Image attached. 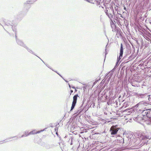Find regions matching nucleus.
<instances>
[{
  "label": "nucleus",
  "mask_w": 151,
  "mask_h": 151,
  "mask_svg": "<svg viewBox=\"0 0 151 151\" xmlns=\"http://www.w3.org/2000/svg\"><path fill=\"white\" fill-rule=\"evenodd\" d=\"M117 126L116 125L115 126H113L111 127L110 130L111 132V135L115 134L117 133L119 129L118 128H117Z\"/></svg>",
  "instance_id": "8"
},
{
  "label": "nucleus",
  "mask_w": 151,
  "mask_h": 151,
  "mask_svg": "<svg viewBox=\"0 0 151 151\" xmlns=\"http://www.w3.org/2000/svg\"><path fill=\"white\" fill-rule=\"evenodd\" d=\"M130 104V102H125L123 103V115H126L128 116V115L130 114V113H131L132 112V111L129 108H128L127 109H125L126 107H128L129 104ZM124 115H123L124 116Z\"/></svg>",
  "instance_id": "4"
},
{
  "label": "nucleus",
  "mask_w": 151,
  "mask_h": 151,
  "mask_svg": "<svg viewBox=\"0 0 151 151\" xmlns=\"http://www.w3.org/2000/svg\"><path fill=\"white\" fill-rule=\"evenodd\" d=\"M125 72L126 74V77L127 78V77L129 78V73L130 72V71L129 70H127V69L125 70Z\"/></svg>",
  "instance_id": "16"
},
{
  "label": "nucleus",
  "mask_w": 151,
  "mask_h": 151,
  "mask_svg": "<svg viewBox=\"0 0 151 151\" xmlns=\"http://www.w3.org/2000/svg\"><path fill=\"white\" fill-rule=\"evenodd\" d=\"M147 104V102L145 101H142L140 102L135 105V107H137L139 106H142L143 105H145Z\"/></svg>",
  "instance_id": "11"
},
{
  "label": "nucleus",
  "mask_w": 151,
  "mask_h": 151,
  "mask_svg": "<svg viewBox=\"0 0 151 151\" xmlns=\"http://www.w3.org/2000/svg\"><path fill=\"white\" fill-rule=\"evenodd\" d=\"M24 136V135H23V136H22V137H23Z\"/></svg>",
  "instance_id": "25"
},
{
  "label": "nucleus",
  "mask_w": 151,
  "mask_h": 151,
  "mask_svg": "<svg viewBox=\"0 0 151 151\" xmlns=\"http://www.w3.org/2000/svg\"><path fill=\"white\" fill-rule=\"evenodd\" d=\"M78 97V94H76L73 96V100L72 103L70 111H72L74 108L75 105H76Z\"/></svg>",
  "instance_id": "7"
},
{
  "label": "nucleus",
  "mask_w": 151,
  "mask_h": 151,
  "mask_svg": "<svg viewBox=\"0 0 151 151\" xmlns=\"http://www.w3.org/2000/svg\"><path fill=\"white\" fill-rule=\"evenodd\" d=\"M108 10H107L106 12V15H107L111 19V18H112L113 17V15L111 14H110V15H109L108 14V13H107Z\"/></svg>",
  "instance_id": "18"
},
{
  "label": "nucleus",
  "mask_w": 151,
  "mask_h": 151,
  "mask_svg": "<svg viewBox=\"0 0 151 151\" xmlns=\"http://www.w3.org/2000/svg\"><path fill=\"white\" fill-rule=\"evenodd\" d=\"M136 142L135 144H134V146L141 145H142V144L141 141V139L139 137H137Z\"/></svg>",
  "instance_id": "12"
},
{
  "label": "nucleus",
  "mask_w": 151,
  "mask_h": 151,
  "mask_svg": "<svg viewBox=\"0 0 151 151\" xmlns=\"http://www.w3.org/2000/svg\"><path fill=\"white\" fill-rule=\"evenodd\" d=\"M123 74L124 73V69H125V66H123Z\"/></svg>",
  "instance_id": "19"
},
{
  "label": "nucleus",
  "mask_w": 151,
  "mask_h": 151,
  "mask_svg": "<svg viewBox=\"0 0 151 151\" xmlns=\"http://www.w3.org/2000/svg\"><path fill=\"white\" fill-rule=\"evenodd\" d=\"M137 138H134L133 135L126 131L123 132V151H129L135 144Z\"/></svg>",
  "instance_id": "1"
},
{
  "label": "nucleus",
  "mask_w": 151,
  "mask_h": 151,
  "mask_svg": "<svg viewBox=\"0 0 151 151\" xmlns=\"http://www.w3.org/2000/svg\"><path fill=\"white\" fill-rule=\"evenodd\" d=\"M123 8L124 10H126V8L125 7H124Z\"/></svg>",
  "instance_id": "21"
},
{
  "label": "nucleus",
  "mask_w": 151,
  "mask_h": 151,
  "mask_svg": "<svg viewBox=\"0 0 151 151\" xmlns=\"http://www.w3.org/2000/svg\"><path fill=\"white\" fill-rule=\"evenodd\" d=\"M126 116H124V117L123 118V119H124V122H123V125H124V123H127L129 121V120H128V119L126 117Z\"/></svg>",
  "instance_id": "15"
},
{
  "label": "nucleus",
  "mask_w": 151,
  "mask_h": 151,
  "mask_svg": "<svg viewBox=\"0 0 151 151\" xmlns=\"http://www.w3.org/2000/svg\"><path fill=\"white\" fill-rule=\"evenodd\" d=\"M122 69H123V68H121V70H122Z\"/></svg>",
  "instance_id": "24"
},
{
  "label": "nucleus",
  "mask_w": 151,
  "mask_h": 151,
  "mask_svg": "<svg viewBox=\"0 0 151 151\" xmlns=\"http://www.w3.org/2000/svg\"><path fill=\"white\" fill-rule=\"evenodd\" d=\"M141 111H142L141 112L144 116V118L147 120L146 123L147 124L151 125V111L150 109H145Z\"/></svg>",
  "instance_id": "2"
},
{
  "label": "nucleus",
  "mask_w": 151,
  "mask_h": 151,
  "mask_svg": "<svg viewBox=\"0 0 151 151\" xmlns=\"http://www.w3.org/2000/svg\"><path fill=\"white\" fill-rule=\"evenodd\" d=\"M73 90H71V91H70V92H71L70 94H71V93H73Z\"/></svg>",
  "instance_id": "22"
},
{
  "label": "nucleus",
  "mask_w": 151,
  "mask_h": 151,
  "mask_svg": "<svg viewBox=\"0 0 151 151\" xmlns=\"http://www.w3.org/2000/svg\"><path fill=\"white\" fill-rule=\"evenodd\" d=\"M124 83V81H123V83Z\"/></svg>",
  "instance_id": "26"
},
{
  "label": "nucleus",
  "mask_w": 151,
  "mask_h": 151,
  "mask_svg": "<svg viewBox=\"0 0 151 151\" xmlns=\"http://www.w3.org/2000/svg\"><path fill=\"white\" fill-rule=\"evenodd\" d=\"M147 98L149 101H150L151 100V95H148L147 94L146 99H147Z\"/></svg>",
  "instance_id": "17"
},
{
  "label": "nucleus",
  "mask_w": 151,
  "mask_h": 151,
  "mask_svg": "<svg viewBox=\"0 0 151 151\" xmlns=\"http://www.w3.org/2000/svg\"><path fill=\"white\" fill-rule=\"evenodd\" d=\"M147 93H137V96L140 98H145L146 99V98L147 96Z\"/></svg>",
  "instance_id": "13"
},
{
  "label": "nucleus",
  "mask_w": 151,
  "mask_h": 151,
  "mask_svg": "<svg viewBox=\"0 0 151 151\" xmlns=\"http://www.w3.org/2000/svg\"><path fill=\"white\" fill-rule=\"evenodd\" d=\"M125 95H126L125 93H123V98L124 97V96Z\"/></svg>",
  "instance_id": "20"
},
{
  "label": "nucleus",
  "mask_w": 151,
  "mask_h": 151,
  "mask_svg": "<svg viewBox=\"0 0 151 151\" xmlns=\"http://www.w3.org/2000/svg\"><path fill=\"white\" fill-rule=\"evenodd\" d=\"M145 106H147V107L145 108V109H150V110L151 111V104L147 102V104H145Z\"/></svg>",
  "instance_id": "14"
},
{
  "label": "nucleus",
  "mask_w": 151,
  "mask_h": 151,
  "mask_svg": "<svg viewBox=\"0 0 151 151\" xmlns=\"http://www.w3.org/2000/svg\"><path fill=\"white\" fill-rule=\"evenodd\" d=\"M124 100H123V102H124Z\"/></svg>",
  "instance_id": "27"
},
{
  "label": "nucleus",
  "mask_w": 151,
  "mask_h": 151,
  "mask_svg": "<svg viewBox=\"0 0 151 151\" xmlns=\"http://www.w3.org/2000/svg\"><path fill=\"white\" fill-rule=\"evenodd\" d=\"M123 42L124 45H123L124 48H123V52H124L125 55L123 57V59L128 57V55L130 54L131 52V47L129 44L127 43L125 40V38L123 37Z\"/></svg>",
  "instance_id": "3"
},
{
  "label": "nucleus",
  "mask_w": 151,
  "mask_h": 151,
  "mask_svg": "<svg viewBox=\"0 0 151 151\" xmlns=\"http://www.w3.org/2000/svg\"><path fill=\"white\" fill-rule=\"evenodd\" d=\"M134 120L138 122H139L142 121H144L146 122V121H147L145 118H144V116L141 112V114L138 115L137 116L134 117L133 118Z\"/></svg>",
  "instance_id": "6"
},
{
  "label": "nucleus",
  "mask_w": 151,
  "mask_h": 151,
  "mask_svg": "<svg viewBox=\"0 0 151 151\" xmlns=\"http://www.w3.org/2000/svg\"><path fill=\"white\" fill-rule=\"evenodd\" d=\"M120 17H122V14H120Z\"/></svg>",
  "instance_id": "23"
},
{
  "label": "nucleus",
  "mask_w": 151,
  "mask_h": 151,
  "mask_svg": "<svg viewBox=\"0 0 151 151\" xmlns=\"http://www.w3.org/2000/svg\"><path fill=\"white\" fill-rule=\"evenodd\" d=\"M43 131V130H41L40 131H37L35 130H32L31 132H29L28 133H27V134H25V136H27L30 135H33L38 134Z\"/></svg>",
  "instance_id": "9"
},
{
  "label": "nucleus",
  "mask_w": 151,
  "mask_h": 151,
  "mask_svg": "<svg viewBox=\"0 0 151 151\" xmlns=\"http://www.w3.org/2000/svg\"><path fill=\"white\" fill-rule=\"evenodd\" d=\"M123 55V46L122 44H121L120 53L119 57L118 58L117 60V63H118L122 57Z\"/></svg>",
  "instance_id": "10"
},
{
  "label": "nucleus",
  "mask_w": 151,
  "mask_h": 151,
  "mask_svg": "<svg viewBox=\"0 0 151 151\" xmlns=\"http://www.w3.org/2000/svg\"><path fill=\"white\" fill-rule=\"evenodd\" d=\"M151 138V136L149 135H143L141 137V143L143 144L142 145H143L146 144V145L150 143V140Z\"/></svg>",
  "instance_id": "5"
}]
</instances>
